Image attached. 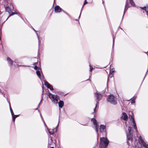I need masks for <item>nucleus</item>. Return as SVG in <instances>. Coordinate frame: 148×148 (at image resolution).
<instances>
[{"label":"nucleus","instance_id":"4468645a","mask_svg":"<svg viewBox=\"0 0 148 148\" xmlns=\"http://www.w3.org/2000/svg\"><path fill=\"white\" fill-rule=\"evenodd\" d=\"M8 62V64L10 66H12L13 65V61L9 57H8L7 59Z\"/></svg>","mask_w":148,"mask_h":148},{"label":"nucleus","instance_id":"b1692460","mask_svg":"<svg viewBox=\"0 0 148 148\" xmlns=\"http://www.w3.org/2000/svg\"><path fill=\"white\" fill-rule=\"evenodd\" d=\"M129 1L130 4L133 6L135 5V4L133 0H129Z\"/></svg>","mask_w":148,"mask_h":148},{"label":"nucleus","instance_id":"2f4dec72","mask_svg":"<svg viewBox=\"0 0 148 148\" xmlns=\"http://www.w3.org/2000/svg\"><path fill=\"white\" fill-rule=\"evenodd\" d=\"M34 69L36 70H38L39 69V68L37 66H35L34 67Z\"/></svg>","mask_w":148,"mask_h":148},{"label":"nucleus","instance_id":"9b49d317","mask_svg":"<svg viewBox=\"0 0 148 148\" xmlns=\"http://www.w3.org/2000/svg\"><path fill=\"white\" fill-rule=\"evenodd\" d=\"M61 8L58 6H55L54 7V11L56 13H59L61 12Z\"/></svg>","mask_w":148,"mask_h":148},{"label":"nucleus","instance_id":"f704fd0d","mask_svg":"<svg viewBox=\"0 0 148 148\" xmlns=\"http://www.w3.org/2000/svg\"><path fill=\"white\" fill-rule=\"evenodd\" d=\"M84 125V126H88L87 124H85V125Z\"/></svg>","mask_w":148,"mask_h":148},{"label":"nucleus","instance_id":"ea45409f","mask_svg":"<svg viewBox=\"0 0 148 148\" xmlns=\"http://www.w3.org/2000/svg\"><path fill=\"white\" fill-rule=\"evenodd\" d=\"M33 29L35 32H36V31L34 28Z\"/></svg>","mask_w":148,"mask_h":148},{"label":"nucleus","instance_id":"f3484780","mask_svg":"<svg viewBox=\"0 0 148 148\" xmlns=\"http://www.w3.org/2000/svg\"><path fill=\"white\" fill-rule=\"evenodd\" d=\"M122 118L123 119L125 120H126L127 119V116L125 113H123Z\"/></svg>","mask_w":148,"mask_h":148},{"label":"nucleus","instance_id":"cd10ccee","mask_svg":"<svg viewBox=\"0 0 148 148\" xmlns=\"http://www.w3.org/2000/svg\"><path fill=\"white\" fill-rule=\"evenodd\" d=\"M40 117H41V119H42V121L43 122V123H44V124L45 126V127H47L46 125V124L45 123V121H44V119H43V118L42 116H41V114L40 113Z\"/></svg>","mask_w":148,"mask_h":148},{"label":"nucleus","instance_id":"4be33fe9","mask_svg":"<svg viewBox=\"0 0 148 148\" xmlns=\"http://www.w3.org/2000/svg\"><path fill=\"white\" fill-rule=\"evenodd\" d=\"M19 115H15L14 114L13 116H12V120L14 122L15 119L19 116Z\"/></svg>","mask_w":148,"mask_h":148},{"label":"nucleus","instance_id":"6ab92c4d","mask_svg":"<svg viewBox=\"0 0 148 148\" xmlns=\"http://www.w3.org/2000/svg\"><path fill=\"white\" fill-rule=\"evenodd\" d=\"M55 129H48V132L49 134H53L54 133Z\"/></svg>","mask_w":148,"mask_h":148},{"label":"nucleus","instance_id":"c9c22d12","mask_svg":"<svg viewBox=\"0 0 148 148\" xmlns=\"http://www.w3.org/2000/svg\"><path fill=\"white\" fill-rule=\"evenodd\" d=\"M41 100H41L40 101V102H41ZM40 103H39V104H38V107L39 106V105H40Z\"/></svg>","mask_w":148,"mask_h":148},{"label":"nucleus","instance_id":"c756f323","mask_svg":"<svg viewBox=\"0 0 148 148\" xmlns=\"http://www.w3.org/2000/svg\"><path fill=\"white\" fill-rule=\"evenodd\" d=\"M89 66L90 67V72H92L93 69V67L90 64L89 65Z\"/></svg>","mask_w":148,"mask_h":148},{"label":"nucleus","instance_id":"423d86ee","mask_svg":"<svg viewBox=\"0 0 148 148\" xmlns=\"http://www.w3.org/2000/svg\"><path fill=\"white\" fill-rule=\"evenodd\" d=\"M140 138H141L143 140V139L142 138V137L140 136L138 138L139 140H136L134 142V144L135 145V148H142V145L145 148H146L144 147L143 145V143L141 142L140 140ZM144 141V140H143Z\"/></svg>","mask_w":148,"mask_h":148},{"label":"nucleus","instance_id":"a19ab883","mask_svg":"<svg viewBox=\"0 0 148 148\" xmlns=\"http://www.w3.org/2000/svg\"><path fill=\"white\" fill-rule=\"evenodd\" d=\"M33 29L35 32H36V31L34 28Z\"/></svg>","mask_w":148,"mask_h":148},{"label":"nucleus","instance_id":"6e6552de","mask_svg":"<svg viewBox=\"0 0 148 148\" xmlns=\"http://www.w3.org/2000/svg\"><path fill=\"white\" fill-rule=\"evenodd\" d=\"M91 121L93 123L96 130V132L97 134H98L99 132V125L97 122L96 120L94 118H92L91 119Z\"/></svg>","mask_w":148,"mask_h":148},{"label":"nucleus","instance_id":"f8f14e48","mask_svg":"<svg viewBox=\"0 0 148 148\" xmlns=\"http://www.w3.org/2000/svg\"><path fill=\"white\" fill-rule=\"evenodd\" d=\"M106 126L103 125H100L99 131L100 132L103 133L105 132Z\"/></svg>","mask_w":148,"mask_h":148},{"label":"nucleus","instance_id":"dca6fc26","mask_svg":"<svg viewBox=\"0 0 148 148\" xmlns=\"http://www.w3.org/2000/svg\"><path fill=\"white\" fill-rule=\"evenodd\" d=\"M59 107L60 108H62L64 106V102L60 100L58 102Z\"/></svg>","mask_w":148,"mask_h":148},{"label":"nucleus","instance_id":"9d476101","mask_svg":"<svg viewBox=\"0 0 148 148\" xmlns=\"http://www.w3.org/2000/svg\"><path fill=\"white\" fill-rule=\"evenodd\" d=\"M44 84L45 86L48 88H49L51 90H53V88L52 86L47 81L45 80H44Z\"/></svg>","mask_w":148,"mask_h":148},{"label":"nucleus","instance_id":"393cba45","mask_svg":"<svg viewBox=\"0 0 148 148\" xmlns=\"http://www.w3.org/2000/svg\"><path fill=\"white\" fill-rule=\"evenodd\" d=\"M136 98V97H134V98H133L131 100V103L132 104H133L135 103V100Z\"/></svg>","mask_w":148,"mask_h":148},{"label":"nucleus","instance_id":"e433bc0d","mask_svg":"<svg viewBox=\"0 0 148 148\" xmlns=\"http://www.w3.org/2000/svg\"><path fill=\"white\" fill-rule=\"evenodd\" d=\"M14 62L15 63H17V62H16V61H15Z\"/></svg>","mask_w":148,"mask_h":148},{"label":"nucleus","instance_id":"473e14b6","mask_svg":"<svg viewBox=\"0 0 148 148\" xmlns=\"http://www.w3.org/2000/svg\"><path fill=\"white\" fill-rule=\"evenodd\" d=\"M115 37L114 36H113V45H114V40H115Z\"/></svg>","mask_w":148,"mask_h":148},{"label":"nucleus","instance_id":"7ed1b4c3","mask_svg":"<svg viewBox=\"0 0 148 148\" xmlns=\"http://www.w3.org/2000/svg\"><path fill=\"white\" fill-rule=\"evenodd\" d=\"M99 148H107L109 143V141L106 138H101L100 139Z\"/></svg>","mask_w":148,"mask_h":148},{"label":"nucleus","instance_id":"79ce46f5","mask_svg":"<svg viewBox=\"0 0 148 148\" xmlns=\"http://www.w3.org/2000/svg\"><path fill=\"white\" fill-rule=\"evenodd\" d=\"M50 148H54L53 147H51Z\"/></svg>","mask_w":148,"mask_h":148},{"label":"nucleus","instance_id":"1a4fd4ad","mask_svg":"<svg viewBox=\"0 0 148 148\" xmlns=\"http://www.w3.org/2000/svg\"><path fill=\"white\" fill-rule=\"evenodd\" d=\"M129 114H130V115L129 116V117H130V118L132 119L133 124L134 126V128L135 130H137V127L136 125L134 119L132 116L131 115V114H132V112H130Z\"/></svg>","mask_w":148,"mask_h":148},{"label":"nucleus","instance_id":"a211bd4d","mask_svg":"<svg viewBox=\"0 0 148 148\" xmlns=\"http://www.w3.org/2000/svg\"><path fill=\"white\" fill-rule=\"evenodd\" d=\"M140 138V140L143 143V146L146 148H148V145L142 139V138Z\"/></svg>","mask_w":148,"mask_h":148},{"label":"nucleus","instance_id":"c03bdc74","mask_svg":"<svg viewBox=\"0 0 148 148\" xmlns=\"http://www.w3.org/2000/svg\"><path fill=\"white\" fill-rule=\"evenodd\" d=\"M134 97H132V98H134Z\"/></svg>","mask_w":148,"mask_h":148},{"label":"nucleus","instance_id":"58836bf2","mask_svg":"<svg viewBox=\"0 0 148 148\" xmlns=\"http://www.w3.org/2000/svg\"><path fill=\"white\" fill-rule=\"evenodd\" d=\"M17 14H18V16H19V14H17Z\"/></svg>","mask_w":148,"mask_h":148},{"label":"nucleus","instance_id":"412c9836","mask_svg":"<svg viewBox=\"0 0 148 148\" xmlns=\"http://www.w3.org/2000/svg\"><path fill=\"white\" fill-rule=\"evenodd\" d=\"M9 107H10V111L11 112V115H12V116H13V115H14V113H13V110L11 107V106H10V103L9 102Z\"/></svg>","mask_w":148,"mask_h":148},{"label":"nucleus","instance_id":"4c0bfd02","mask_svg":"<svg viewBox=\"0 0 148 148\" xmlns=\"http://www.w3.org/2000/svg\"><path fill=\"white\" fill-rule=\"evenodd\" d=\"M132 98H131L128 101H129V100H131Z\"/></svg>","mask_w":148,"mask_h":148},{"label":"nucleus","instance_id":"37998d69","mask_svg":"<svg viewBox=\"0 0 148 148\" xmlns=\"http://www.w3.org/2000/svg\"><path fill=\"white\" fill-rule=\"evenodd\" d=\"M98 135H97V139L98 140Z\"/></svg>","mask_w":148,"mask_h":148},{"label":"nucleus","instance_id":"f257e3e1","mask_svg":"<svg viewBox=\"0 0 148 148\" xmlns=\"http://www.w3.org/2000/svg\"><path fill=\"white\" fill-rule=\"evenodd\" d=\"M10 5L8 6L5 5L4 7L5 9V13L3 15L2 19L3 18L5 17L6 19L4 20L3 22H5L10 16L13 15L17 14V12H13L11 9V7L12 6V5L11 3L9 4Z\"/></svg>","mask_w":148,"mask_h":148},{"label":"nucleus","instance_id":"aec40b11","mask_svg":"<svg viewBox=\"0 0 148 148\" xmlns=\"http://www.w3.org/2000/svg\"><path fill=\"white\" fill-rule=\"evenodd\" d=\"M36 73L38 77L40 78L41 80H42L41 78V75L40 71L38 70H37L36 71Z\"/></svg>","mask_w":148,"mask_h":148},{"label":"nucleus","instance_id":"2eb2a0df","mask_svg":"<svg viewBox=\"0 0 148 148\" xmlns=\"http://www.w3.org/2000/svg\"><path fill=\"white\" fill-rule=\"evenodd\" d=\"M55 140L54 139L53 140L52 138H51L50 139H49L48 140V145H51L53 143H55Z\"/></svg>","mask_w":148,"mask_h":148},{"label":"nucleus","instance_id":"0eeeda50","mask_svg":"<svg viewBox=\"0 0 148 148\" xmlns=\"http://www.w3.org/2000/svg\"><path fill=\"white\" fill-rule=\"evenodd\" d=\"M95 96L96 97V102H97L96 105L94 109V112H95V111L96 108L97 106V103H99V102L102 97V95L100 93L98 92L97 91L96 93H95Z\"/></svg>","mask_w":148,"mask_h":148},{"label":"nucleus","instance_id":"f03ea898","mask_svg":"<svg viewBox=\"0 0 148 148\" xmlns=\"http://www.w3.org/2000/svg\"><path fill=\"white\" fill-rule=\"evenodd\" d=\"M128 132H127V143L128 145H129L130 142H132L133 139V130L130 126L128 127Z\"/></svg>","mask_w":148,"mask_h":148},{"label":"nucleus","instance_id":"5701e85b","mask_svg":"<svg viewBox=\"0 0 148 148\" xmlns=\"http://www.w3.org/2000/svg\"><path fill=\"white\" fill-rule=\"evenodd\" d=\"M88 2H87L86 1V0L85 1H84V5H83V6L82 8V9H81V12H80V15H79V18H80V16H81V14L82 13V9L83 7V6H84V5H85Z\"/></svg>","mask_w":148,"mask_h":148},{"label":"nucleus","instance_id":"72a5a7b5","mask_svg":"<svg viewBox=\"0 0 148 148\" xmlns=\"http://www.w3.org/2000/svg\"><path fill=\"white\" fill-rule=\"evenodd\" d=\"M21 66H29H29L24 65H21Z\"/></svg>","mask_w":148,"mask_h":148},{"label":"nucleus","instance_id":"39448f33","mask_svg":"<svg viewBox=\"0 0 148 148\" xmlns=\"http://www.w3.org/2000/svg\"><path fill=\"white\" fill-rule=\"evenodd\" d=\"M48 96L52 102L53 103L56 104L58 103L59 97L57 95H53L51 93H48Z\"/></svg>","mask_w":148,"mask_h":148},{"label":"nucleus","instance_id":"20e7f679","mask_svg":"<svg viewBox=\"0 0 148 148\" xmlns=\"http://www.w3.org/2000/svg\"><path fill=\"white\" fill-rule=\"evenodd\" d=\"M107 101L112 104L115 105L117 103V102L115 96L112 95H109L107 98Z\"/></svg>","mask_w":148,"mask_h":148},{"label":"nucleus","instance_id":"bb28decb","mask_svg":"<svg viewBox=\"0 0 148 148\" xmlns=\"http://www.w3.org/2000/svg\"><path fill=\"white\" fill-rule=\"evenodd\" d=\"M40 117H41V119H42V121L43 122V123H44V124L45 126V127H47L46 125V124L45 123V121H44V119H43V118L42 116H41V114L40 113Z\"/></svg>","mask_w":148,"mask_h":148},{"label":"nucleus","instance_id":"c85d7f7f","mask_svg":"<svg viewBox=\"0 0 148 148\" xmlns=\"http://www.w3.org/2000/svg\"><path fill=\"white\" fill-rule=\"evenodd\" d=\"M36 34L37 35V37H38V45L39 46L40 45V40H39V36H38V35L37 34V33H36Z\"/></svg>","mask_w":148,"mask_h":148},{"label":"nucleus","instance_id":"ddd939ff","mask_svg":"<svg viewBox=\"0 0 148 148\" xmlns=\"http://www.w3.org/2000/svg\"><path fill=\"white\" fill-rule=\"evenodd\" d=\"M130 7V6L129 5V2L127 0L126 3V4H125V7L124 10V11L123 14V17L124 14L125 12L127 10L128 8H129Z\"/></svg>","mask_w":148,"mask_h":148},{"label":"nucleus","instance_id":"a878e982","mask_svg":"<svg viewBox=\"0 0 148 148\" xmlns=\"http://www.w3.org/2000/svg\"><path fill=\"white\" fill-rule=\"evenodd\" d=\"M115 72V69L113 68L112 69H110V73H113Z\"/></svg>","mask_w":148,"mask_h":148},{"label":"nucleus","instance_id":"7c9ffc66","mask_svg":"<svg viewBox=\"0 0 148 148\" xmlns=\"http://www.w3.org/2000/svg\"><path fill=\"white\" fill-rule=\"evenodd\" d=\"M109 76L110 77H112L114 76V74L112 73H109Z\"/></svg>","mask_w":148,"mask_h":148}]
</instances>
